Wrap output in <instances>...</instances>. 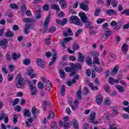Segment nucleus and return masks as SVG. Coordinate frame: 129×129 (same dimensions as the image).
<instances>
[{
  "instance_id": "1",
  "label": "nucleus",
  "mask_w": 129,
  "mask_h": 129,
  "mask_svg": "<svg viewBox=\"0 0 129 129\" xmlns=\"http://www.w3.org/2000/svg\"><path fill=\"white\" fill-rule=\"evenodd\" d=\"M81 69H82V65L79 62L77 63L72 62L70 68L67 67L64 68L66 72H72L69 75L70 77H73V76L76 75V72L78 70H81Z\"/></svg>"
},
{
  "instance_id": "2",
  "label": "nucleus",
  "mask_w": 129,
  "mask_h": 129,
  "mask_svg": "<svg viewBox=\"0 0 129 129\" xmlns=\"http://www.w3.org/2000/svg\"><path fill=\"white\" fill-rule=\"evenodd\" d=\"M26 82L27 84L31 85V82L28 79L25 80L23 78H21L20 75H18L16 78V85L18 88H20L21 89H24V88H25Z\"/></svg>"
},
{
  "instance_id": "3",
  "label": "nucleus",
  "mask_w": 129,
  "mask_h": 129,
  "mask_svg": "<svg viewBox=\"0 0 129 129\" xmlns=\"http://www.w3.org/2000/svg\"><path fill=\"white\" fill-rule=\"evenodd\" d=\"M79 16L80 17L82 23H86V27L89 28L91 23L90 21H88V18L86 16L85 13L81 12L79 13Z\"/></svg>"
},
{
  "instance_id": "4",
  "label": "nucleus",
  "mask_w": 129,
  "mask_h": 129,
  "mask_svg": "<svg viewBox=\"0 0 129 129\" xmlns=\"http://www.w3.org/2000/svg\"><path fill=\"white\" fill-rule=\"evenodd\" d=\"M50 15H49L44 20V23L43 24V27L42 30H40L43 34H45L48 30V27H49V23L50 22Z\"/></svg>"
},
{
  "instance_id": "5",
  "label": "nucleus",
  "mask_w": 129,
  "mask_h": 129,
  "mask_svg": "<svg viewBox=\"0 0 129 129\" xmlns=\"http://www.w3.org/2000/svg\"><path fill=\"white\" fill-rule=\"evenodd\" d=\"M70 21L73 22V23L77 26H80L81 27L83 26L82 23L80 22V19L78 18L77 16H72L70 19Z\"/></svg>"
},
{
  "instance_id": "6",
  "label": "nucleus",
  "mask_w": 129,
  "mask_h": 129,
  "mask_svg": "<svg viewBox=\"0 0 129 129\" xmlns=\"http://www.w3.org/2000/svg\"><path fill=\"white\" fill-rule=\"evenodd\" d=\"M91 54L94 56L93 57V64H97V65H100V62H99V59L98 58V56H99V53L98 52H92Z\"/></svg>"
},
{
  "instance_id": "7",
  "label": "nucleus",
  "mask_w": 129,
  "mask_h": 129,
  "mask_svg": "<svg viewBox=\"0 0 129 129\" xmlns=\"http://www.w3.org/2000/svg\"><path fill=\"white\" fill-rule=\"evenodd\" d=\"M34 70L31 67L27 69V75L30 77L31 79L37 78V74L34 73Z\"/></svg>"
},
{
  "instance_id": "8",
  "label": "nucleus",
  "mask_w": 129,
  "mask_h": 129,
  "mask_svg": "<svg viewBox=\"0 0 129 129\" xmlns=\"http://www.w3.org/2000/svg\"><path fill=\"white\" fill-rule=\"evenodd\" d=\"M73 102V100L72 99H70L69 104L70 105V106H71L72 109H73V110H75V109L78 108V102H79V101H78V100H76L74 102V106H73V104H72Z\"/></svg>"
},
{
  "instance_id": "9",
  "label": "nucleus",
  "mask_w": 129,
  "mask_h": 129,
  "mask_svg": "<svg viewBox=\"0 0 129 129\" xmlns=\"http://www.w3.org/2000/svg\"><path fill=\"white\" fill-rule=\"evenodd\" d=\"M52 52L53 53L52 55V58L51 60V61L49 62L48 66H52L54 63H55V61H56V58L57 57V52L56 51V50L52 49Z\"/></svg>"
},
{
  "instance_id": "10",
  "label": "nucleus",
  "mask_w": 129,
  "mask_h": 129,
  "mask_svg": "<svg viewBox=\"0 0 129 129\" xmlns=\"http://www.w3.org/2000/svg\"><path fill=\"white\" fill-rule=\"evenodd\" d=\"M95 118V112L91 113L90 116V118L88 119L89 122H90V123H93L94 124H97L98 123V122L94 121Z\"/></svg>"
},
{
  "instance_id": "11",
  "label": "nucleus",
  "mask_w": 129,
  "mask_h": 129,
  "mask_svg": "<svg viewBox=\"0 0 129 129\" xmlns=\"http://www.w3.org/2000/svg\"><path fill=\"white\" fill-rule=\"evenodd\" d=\"M8 43L9 39H3L0 41V47H2V49H6Z\"/></svg>"
},
{
  "instance_id": "12",
  "label": "nucleus",
  "mask_w": 129,
  "mask_h": 129,
  "mask_svg": "<svg viewBox=\"0 0 129 129\" xmlns=\"http://www.w3.org/2000/svg\"><path fill=\"white\" fill-rule=\"evenodd\" d=\"M36 63H37V65L39 66V67H40L43 69V68H45V61H44L43 59L38 58L36 59Z\"/></svg>"
},
{
  "instance_id": "13",
  "label": "nucleus",
  "mask_w": 129,
  "mask_h": 129,
  "mask_svg": "<svg viewBox=\"0 0 129 129\" xmlns=\"http://www.w3.org/2000/svg\"><path fill=\"white\" fill-rule=\"evenodd\" d=\"M103 101V97L100 94H98L96 98V102L97 104L100 105Z\"/></svg>"
},
{
  "instance_id": "14",
  "label": "nucleus",
  "mask_w": 129,
  "mask_h": 129,
  "mask_svg": "<svg viewBox=\"0 0 129 129\" xmlns=\"http://www.w3.org/2000/svg\"><path fill=\"white\" fill-rule=\"evenodd\" d=\"M72 40H73V38H72L71 37H66L63 39L60 43L62 47H65V45L66 44H67L68 42H70V41H72Z\"/></svg>"
},
{
  "instance_id": "15",
  "label": "nucleus",
  "mask_w": 129,
  "mask_h": 129,
  "mask_svg": "<svg viewBox=\"0 0 129 129\" xmlns=\"http://www.w3.org/2000/svg\"><path fill=\"white\" fill-rule=\"evenodd\" d=\"M110 35H112V32H106L101 36V40L103 41H106Z\"/></svg>"
},
{
  "instance_id": "16",
  "label": "nucleus",
  "mask_w": 129,
  "mask_h": 129,
  "mask_svg": "<svg viewBox=\"0 0 129 129\" xmlns=\"http://www.w3.org/2000/svg\"><path fill=\"white\" fill-rule=\"evenodd\" d=\"M29 89L31 91V95H37V88L34 86V85L31 84L29 86Z\"/></svg>"
},
{
  "instance_id": "17",
  "label": "nucleus",
  "mask_w": 129,
  "mask_h": 129,
  "mask_svg": "<svg viewBox=\"0 0 129 129\" xmlns=\"http://www.w3.org/2000/svg\"><path fill=\"white\" fill-rule=\"evenodd\" d=\"M56 24L58 25H60V26H64L67 23V19L63 18L62 20H60L59 19L55 20Z\"/></svg>"
},
{
  "instance_id": "18",
  "label": "nucleus",
  "mask_w": 129,
  "mask_h": 129,
  "mask_svg": "<svg viewBox=\"0 0 129 129\" xmlns=\"http://www.w3.org/2000/svg\"><path fill=\"white\" fill-rule=\"evenodd\" d=\"M67 32H63V36L64 37H68V36H73V32H72V30H71V29L68 28Z\"/></svg>"
},
{
  "instance_id": "19",
  "label": "nucleus",
  "mask_w": 129,
  "mask_h": 129,
  "mask_svg": "<svg viewBox=\"0 0 129 129\" xmlns=\"http://www.w3.org/2000/svg\"><path fill=\"white\" fill-rule=\"evenodd\" d=\"M78 61L80 63H84V56L81 52H78Z\"/></svg>"
},
{
  "instance_id": "20",
  "label": "nucleus",
  "mask_w": 129,
  "mask_h": 129,
  "mask_svg": "<svg viewBox=\"0 0 129 129\" xmlns=\"http://www.w3.org/2000/svg\"><path fill=\"white\" fill-rule=\"evenodd\" d=\"M59 5L62 10H64L67 8V2L65 0H60L59 1Z\"/></svg>"
},
{
  "instance_id": "21",
  "label": "nucleus",
  "mask_w": 129,
  "mask_h": 129,
  "mask_svg": "<svg viewBox=\"0 0 129 129\" xmlns=\"http://www.w3.org/2000/svg\"><path fill=\"white\" fill-rule=\"evenodd\" d=\"M72 123L74 128L79 129V123H78V121L76 120V119H74V120L72 122Z\"/></svg>"
},
{
  "instance_id": "22",
  "label": "nucleus",
  "mask_w": 129,
  "mask_h": 129,
  "mask_svg": "<svg viewBox=\"0 0 129 129\" xmlns=\"http://www.w3.org/2000/svg\"><path fill=\"white\" fill-rule=\"evenodd\" d=\"M80 8L81 10H83V11H89V8H88V6L84 4V3L80 4Z\"/></svg>"
},
{
  "instance_id": "23",
  "label": "nucleus",
  "mask_w": 129,
  "mask_h": 129,
  "mask_svg": "<svg viewBox=\"0 0 129 129\" xmlns=\"http://www.w3.org/2000/svg\"><path fill=\"white\" fill-rule=\"evenodd\" d=\"M31 111L33 115V118H35V119H36L37 118V113H38V109H37L36 107H32Z\"/></svg>"
},
{
  "instance_id": "24",
  "label": "nucleus",
  "mask_w": 129,
  "mask_h": 129,
  "mask_svg": "<svg viewBox=\"0 0 129 129\" xmlns=\"http://www.w3.org/2000/svg\"><path fill=\"white\" fill-rule=\"evenodd\" d=\"M24 116H26L27 117H30L32 116V113L29 110L24 109Z\"/></svg>"
},
{
  "instance_id": "25",
  "label": "nucleus",
  "mask_w": 129,
  "mask_h": 129,
  "mask_svg": "<svg viewBox=\"0 0 129 129\" xmlns=\"http://www.w3.org/2000/svg\"><path fill=\"white\" fill-rule=\"evenodd\" d=\"M107 27H108V23H105L102 25V28L104 29L105 33H109V32H112L110 31V30H109Z\"/></svg>"
},
{
  "instance_id": "26",
  "label": "nucleus",
  "mask_w": 129,
  "mask_h": 129,
  "mask_svg": "<svg viewBox=\"0 0 129 129\" xmlns=\"http://www.w3.org/2000/svg\"><path fill=\"white\" fill-rule=\"evenodd\" d=\"M119 68V67L118 66H115L111 72V75L112 76H114V75L116 74V72L118 71Z\"/></svg>"
},
{
  "instance_id": "27",
  "label": "nucleus",
  "mask_w": 129,
  "mask_h": 129,
  "mask_svg": "<svg viewBox=\"0 0 129 129\" xmlns=\"http://www.w3.org/2000/svg\"><path fill=\"white\" fill-rule=\"evenodd\" d=\"M51 9L52 10H55V11H57V12H60V8H59V5L57 4H52L50 5Z\"/></svg>"
},
{
  "instance_id": "28",
  "label": "nucleus",
  "mask_w": 129,
  "mask_h": 129,
  "mask_svg": "<svg viewBox=\"0 0 129 129\" xmlns=\"http://www.w3.org/2000/svg\"><path fill=\"white\" fill-rule=\"evenodd\" d=\"M14 32L12 31H7L5 33V36L7 38H13V37H14Z\"/></svg>"
},
{
  "instance_id": "29",
  "label": "nucleus",
  "mask_w": 129,
  "mask_h": 129,
  "mask_svg": "<svg viewBox=\"0 0 129 129\" xmlns=\"http://www.w3.org/2000/svg\"><path fill=\"white\" fill-rule=\"evenodd\" d=\"M106 14H107V15H109L110 16H112V15H116V12H115L114 10L110 9L107 10Z\"/></svg>"
},
{
  "instance_id": "30",
  "label": "nucleus",
  "mask_w": 129,
  "mask_h": 129,
  "mask_svg": "<svg viewBox=\"0 0 129 129\" xmlns=\"http://www.w3.org/2000/svg\"><path fill=\"white\" fill-rule=\"evenodd\" d=\"M59 73L60 74V76L61 78H65L66 77V73L64 72V71L62 69H59Z\"/></svg>"
},
{
  "instance_id": "31",
  "label": "nucleus",
  "mask_w": 129,
  "mask_h": 129,
  "mask_svg": "<svg viewBox=\"0 0 129 129\" xmlns=\"http://www.w3.org/2000/svg\"><path fill=\"white\" fill-rule=\"evenodd\" d=\"M94 68L96 72H98V73H101V72H102L103 71V69L101 67H100L99 68H97L96 67V65H94Z\"/></svg>"
},
{
  "instance_id": "32",
  "label": "nucleus",
  "mask_w": 129,
  "mask_h": 129,
  "mask_svg": "<svg viewBox=\"0 0 129 129\" xmlns=\"http://www.w3.org/2000/svg\"><path fill=\"white\" fill-rule=\"evenodd\" d=\"M116 88L118 89L119 92L120 93L124 92V88L121 86L118 85L116 86Z\"/></svg>"
},
{
  "instance_id": "33",
  "label": "nucleus",
  "mask_w": 129,
  "mask_h": 129,
  "mask_svg": "<svg viewBox=\"0 0 129 129\" xmlns=\"http://www.w3.org/2000/svg\"><path fill=\"white\" fill-rule=\"evenodd\" d=\"M12 57L14 60H18L20 58V54H17L16 52L13 53L12 54Z\"/></svg>"
},
{
  "instance_id": "34",
  "label": "nucleus",
  "mask_w": 129,
  "mask_h": 129,
  "mask_svg": "<svg viewBox=\"0 0 129 129\" xmlns=\"http://www.w3.org/2000/svg\"><path fill=\"white\" fill-rule=\"evenodd\" d=\"M80 47V46H79V44L75 43L73 45L72 49H73V50H74L75 51H77V50L79 49Z\"/></svg>"
},
{
  "instance_id": "35",
  "label": "nucleus",
  "mask_w": 129,
  "mask_h": 129,
  "mask_svg": "<svg viewBox=\"0 0 129 129\" xmlns=\"http://www.w3.org/2000/svg\"><path fill=\"white\" fill-rule=\"evenodd\" d=\"M51 83L50 82V81H48V82L46 83L45 85V87L46 88V90H50L51 88H52L51 86Z\"/></svg>"
},
{
  "instance_id": "36",
  "label": "nucleus",
  "mask_w": 129,
  "mask_h": 129,
  "mask_svg": "<svg viewBox=\"0 0 129 129\" xmlns=\"http://www.w3.org/2000/svg\"><path fill=\"white\" fill-rule=\"evenodd\" d=\"M66 90H65V86L64 85H62L61 87V91H60V94L64 96L65 95V92Z\"/></svg>"
},
{
  "instance_id": "37",
  "label": "nucleus",
  "mask_w": 129,
  "mask_h": 129,
  "mask_svg": "<svg viewBox=\"0 0 129 129\" xmlns=\"http://www.w3.org/2000/svg\"><path fill=\"white\" fill-rule=\"evenodd\" d=\"M23 63L24 64V65H30V64L31 63V59H30V58H26L23 60Z\"/></svg>"
},
{
  "instance_id": "38",
  "label": "nucleus",
  "mask_w": 129,
  "mask_h": 129,
  "mask_svg": "<svg viewBox=\"0 0 129 129\" xmlns=\"http://www.w3.org/2000/svg\"><path fill=\"white\" fill-rule=\"evenodd\" d=\"M127 50H128V49H127V45H126V44L124 43L122 47V51L124 52V53H126L127 52Z\"/></svg>"
},
{
  "instance_id": "39",
  "label": "nucleus",
  "mask_w": 129,
  "mask_h": 129,
  "mask_svg": "<svg viewBox=\"0 0 129 129\" xmlns=\"http://www.w3.org/2000/svg\"><path fill=\"white\" fill-rule=\"evenodd\" d=\"M20 9L21 10L22 14H24V13H25V12H26V9H27V8L26 7V5L25 4H23L22 6L21 7Z\"/></svg>"
},
{
  "instance_id": "40",
  "label": "nucleus",
  "mask_w": 129,
  "mask_h": 129,
  "mask_svg": "<svg viewBox=\"0 0 129 129\" xmlns=\"http://www.w3.org/2000/svg\"><path fill=\"white\" fill-rule=\"evenodd\" d=\"M10 51H8L6 54V59L7 60V61H12V56H11V54Z\"/></svg>"
},
{
  "instance_id": "41",
  "label": "nucleus",
  "mask_w": 129,
  "mask_h": 129,
  "mask_svg": "<svg viewBox=\"0 0 129 129\" xmlns=\"http://www.w3.org/2000/svg\"><path fill=\"white\" fill-rule=\"evenodd\" d=\"M11 9H14V10H18L19 9V6L15 4H12L10 5Z\"/></svg>"
},
{
  "instance_id": "42",
  "label": "nucleus",
  "mask_w": 129,
  "mask_h": 129,
  "mask_svg": "<svg viewBox=\"0 0 129 129\" xmlns=\"http://www.w3.org/2000/svg\"><path fill=\"white\" fill-rule=\"evenodd\" d=\"M6 114L5 113V111L2 110L1 111V116H0V120H3L5 117H6Z\"/></svg>"
},
{
  "instance_id": "43",
  "label": "nucleus",
  "mask_w": 129,
  "mask_h": 129,
  "mask_svg": "<svg viewBox=\"0 0 129 129\" xmlns=\"http://www.w3.org/2000/svg\"><path fill=\"white\" fill-rule=\"evenodd\" d=\"M77 96L80 100L82 99V95H81V91H78L77 92Z\"/></svg>"
},
{
  "instance_id": "44",
  "label": "nucleus",
  "mask_w": 129,
  "mask_h": 129,
  "mask_svg": "<svg viewBox=\"0 0 129 129\" xmlns=\"http://www.w3.org/2000/svg\"><path fill=\"white\" fill-rule=\"evenodd\" d=\"M19 102H20V99L16 98L14 99V101L12 102L13 106H15V105H17V104H18Z\"/></svg>"
},
{
  "instance_id": "45",
  "label": "nucleus",
  "mask_w": 129,
  "mask_h": 129,
  "mask_svg": "<svg viewBox=\"0 0 129 129\" xmlns=\"http://www.w3.org/2000/svg\"><path fill=\"white\" fill-rule=\"evenodd\" d=\"M13 121L14 124H16V123H17V122H18V115H17V114L14 115Z\"/></svg>"
},
{
  "instance_id": "46",
  "label": "nucleus",
  "mask_w": 129,
  "mask_h": 129,
  "mask_svg": "<svg viewBox=\"0 0 129 129\" xmlns=\"http://www.w3.org/2000/svg\"><path fill=\"white\" fill-rule=\"evenodd\" d=\"M79 78H80L79 75H76V76H75L74 79L72 80L73 83H76V82H77L76 80H78Z\"/></svg>"
},
{
  "instance_id": "47",
  "label": "nucleus",
  "mask_w": 129,
  "mask_h": 129,
  "mask_svg": "<svg viewBox=\"0 0 129 129\" xmlns=\"http://www.w3.org/2000/svg\"><path fill=\"white\" fill-rule=\"evenodd\" d=\"M121 15H126V16H129V10L126 9L123 10L121 12Z\"/></svg>"
},
{
  "instance_id": "48",
  "label": "nucleus",
  "mask_w": 129,
  "mask_h": 129,
  "mask_svg": "<svg viewBox=\"0 0 129 129\" xmlns=\"http://www.w3.org/2000/svg\"><path fill=\"white\" fill-rule=\"evenodd\" d=\"M101 10H100V8H98L95 12L94 15L95 16V17H98V16H99V13H100Z\"/></svg>"
},
{
  "instance_id": "49",
  "label": "nucleus",
  "mask_w": 129,
  "mask_h": 129,
  "mask_svg": "<svg viewBox=\"0 0 129 129\" xmlns=\"http://www.w3.org/2000/svg\"><path fill=\"white\" fill-rule=\"evenodd\" d=\"M118 3L116 0H113L111 2L112 7L113 8H115L117 6Z\"/></svg>"
},
{
  "instance_id": "50",
  "label": "nucleus",
  "mask_w": 129,
  "mask_h": 129,
  "mask_svg": "<svg viewBox=\"0 0 129 129\" xmlns=\"http://www.w3.org/2000/svg\"><path fill=\"white\" fill-rule=\"evenodd\" d=\"M43 11L45 12H48L49 11V5L45 4L42 7Z\"/></svg>"
},
{
  "instance_id": "51",
  "label": "nucleus",
  "mask_w": 129,
  "mask_h": 129,
  "mask_svg": "<svg viewBox=\"0 0 129 129\" xmlns=\"http://www.w3.org/2000/svg\"><path fill=\"white\" fill-rule=\"evenodd\" d=\"M108 82L110 84H111V85H113V84H114V78L112 77L109 78L108 79Z\"/></svg>"
},
{
  "instance_id": "52",
  "label": "nucleus",
  "mask_w": 129,
  "mask_h": 129,
  "mask_svg": "<svg viewBox=\"0 0 129 129\" xmlns=\"http://www.w3.org/2000/svg\"><path fill=\"white\" fill-rule=\"evenodd\" d=\"M24 33L26 35H28L30 33V27L26 26L24 29Z\"/></svg>"
},
{
  "instance_id": "53",
  "label": "nucleus",
  "mask_w": 129,
  "mask_h": 129,
  "mask_svg": "<svg viewBox=\"0 0 129 129\" xmlns=\"http://www.w3.org/2000/svg\"><path fill=\"white\" fill-rule=\"evenodd\" d=\"M37 87L40 89H43L44 88V84L42 82H40L38 83Z\"/></svg>"
},
{
  "instance_id": "54",
  "label": "nucleus",
  "mask_w": 129,
  "mask_h": 129,
  "mask_svg": "<svg viewBox=\"0 0 129 129\" xmlns=\"http://www.w3.org/2000/svg\"><path fill=\"white\" fill-rule=\"evenodd\" d=\"M87 64L88 66H90L92 64V59L91 57H88V60H87Z\"/></svg>"
},
{
  "instance_id": "55",
  "label": "nucleus",
  "mask_w": 129,
  "mask_h": 129,
  "mask_svg": "<svg viewBox=\"0 0 129 129\" xmlns=\"http://www.w3.org/2000/svg\"><path fill=\"white\" fill-rule=\"evenodd\" d=\"M63 125L64 128H65V129H68V128H69V126H70V124L69 122H65L63 123Z\"/></svg>"
},
{
  "instance_id": "56",
  "label": "nucleus",
  "mask_w": 129,
  "mask_h": 129,
  "mask_svg": "<svg viewBox=\"0 0 129 129\" xmlns=\"http://www.w3.org/2000/svg\"><path fill=\"white\" fill-rule=\"evenodd\" d=\"M105 21V19L104 18H99L97 21V24H101L103 23Z\"/></svg>"
},
{
  "instance_id": "57",
  "label": "nucleus",
  "mask_w": 129,
  "mask_h": 129,
  "mask_svg": "<svg viewBox=\"0 0 129 129\" xmlns=\"http://www.w3.org/2000/svg\"><path fill=\"white\" fill-rule=\"evenodd\" d=\"M104 102L105 105H110V100L109 99H105Z\"/></svg>"
},
{
  "instance_id": "58",
  "label": "nucleus",
  "mask_w": 129,
  "mask_h": 129,
  "mask_svg": "<svg viewBox=\"0 0 129 129\" xmlns=\"http://www.w3.org/2000/svg\"><path fill=\"white\" fill-rule=\"evenodd\" d=\"M84 92H85V95H87L89 93V90H88V88L85 87L84 88Z\"/></svg>"
},
{
  "instance_id": "59",
  "label": "nucleus",
  "mask_w": 129,
  "mask_h": 129,
  "mask_svg": "<svg viewBox=\"0 0 129 129\" xmlns=\"http://www.w3.org/2000/svg\"><path fill=\"white\" fill-rule=\"evenodd\" d=\"M56 31V27L55 26H52L49 29V33H54Z\"/></svg>"
},
{
  "instance_id": "60",
  "label": "nucleus",
  "mask_w": 129,
  "mask_h": 129,
  "mask_svg": "<svg viewBox=\"0 0 129 129\" xmlns=\"http://www.w3.org/2000/svg\"><path fill=\"white\" fill-rule=\"evenodd\" d=\"M104 89L105 90V91L106 92H107V93H108V92H109V86L108 85H106L104 86Z\"/></svg>"
},
{
  "instance_id": "61",
  "label": "nucleus",
  "mask_w": 129,
  "mask_h": 129,
  "mask_svg": "<svg viewBox=\"0 0 129 129\" xmlns=\"http://www.w3.org/2000/svg\"><path fill=\"white\" fill-rule=\"evenodd\" d=\"M51 129H57V124L55 121H53L51 124Z\"/></svg>"
},
{
  "instance_id": "62",
  "label": "nucleus",
  "mask_w": 129,
  "mask_h": 129,
  "mask_svg": "<svg viewBox=\"0 0 129 129\" xmlns=\"http://www.w3.org/2000/svg\"><path fill=\"white\" fill-rule=\"evenodd\" d=\"M8 78V81H12L13 80V79L14 78V75L9 74Z\"/></svg>"
},
{
  "instance_id": "63",
  "label": "nucleus",
  "mask_w": 129,
  "mask_h": 129,
  "mask_svg": "<svg viewBox=\"0 0 129 129\" xmlns=\"http://www.w3.org/2000/svg\"><path fill=\"white\" fill-rule=\"evenodd\" d=\"M83 128L84 129H88L89 128V123H85L83 126Z\"/></svg>"
},
{
  "instance_id": "64",
  "label": "nucleus",
  "mask_w": 129,
  "mask_h": 129,
  "mask_svg": "<svg viewBox=\"0 0 129 129\" xmlns=\"http://www.w3.org/2000/svg\"><path fill=\"white\" fill-rule=\"evenodd\" d=\"M117 25V22L115 21H112L110 23L111 27H115Z\"/></svg>"
}]
</instances>
